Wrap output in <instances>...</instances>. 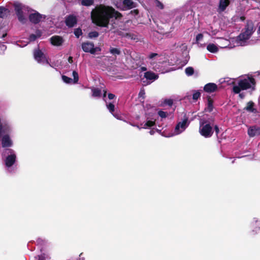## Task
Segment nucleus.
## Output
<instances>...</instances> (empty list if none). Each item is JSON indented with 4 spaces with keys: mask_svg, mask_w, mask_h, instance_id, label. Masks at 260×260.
<instances>
[{
    "mask_svg": "<svg viewBox=\"0 0 260 260\" xmlns=\"http://www.w3.org/2000/svg\"><path fill=\"white\" fill-rule=\"evenodd\" d=\"M50 40L51 44L55 46H61L63 42V38L59 36H53L50 39Z\"/></svg>",
    "mask_w": 260,
    "mask_h": 260,
    "instance_id": "obj_15",
    "label": "nucleus"
},
{
    "mask_svg": "<svg viewBox=\"0 0 260 260\" xmlns=\"http://www.w3.org/2000/svg\"><path fill=\"white\" fill-rule=\"evenodd\" d=\"M158 115L160 117L164 118L167 117V116L168 115V114H167V113L166 112H164V111H163L162 110H159L158 112Z\"/></svg>",
    "mask_w": 260,
    "mask_h": 260,
    "instance_id": "obj_36",
    "label": "nucleus"
},
{
    "mask_svg": "<svg viewBox=\"0 0 260 260\" xmlns=\"http://www.w3.org/2000/svg\"><path fill=\"white\" fill-rule=\"evenodd\" d=\"M41 63H46V64L50 65L49 60L46 56L45 58H43V59L41 60Z\"/></svg>",
    "mask_w": 260,
    "mask_h": 260,
    "instance_id": "obj_42",
    "label": "nucleus"
},
{
    "mask_svg": "<svg viewBox=\"0 0 260 260\" xmlns=\"http://www.w3.org/2000/svg\"><path fill=\"white\" fill-rule=\"evenodd\" d=\"M99 36V34L98 31H93L89 32L88 36L89 38H95Z\"/></svg>",
    "mask_w": 260,
    "mask_h": 260,
    "instance_id": "obj_30",
    "label": "nucleus"
},
{
    "mask_svg": "<svg viewBox=\"0 0 260 260\" xmlns=\"http://www.w3.org/2000/svg\"><path fill=\"white\" fill-rule=\"evenodd\" d=\"M77 22L76 16L70 15L66 18L65 23L69 27H73Z\"/></svg>",
    "mask_w": 260,
    "mask_h": 260,
    "instance_id": "obj_14",
    "label": "nucleus"
},
{
    "mask_svg": "<svg viewBox=\"0 0 260 260\" xmlns=\"http://www.w3.org/2000/svg\"><path fill=\"white\" fill-rule=\"evenodd\" d=\"M207 49L210 52L214 53H216L218 51V48L216 45L213 43H210L207 46Z\"/></svg>",
    "mask_w": 260,
    "mask_h": 260,
    "instance_id": "obj_23",
    "label": "nucleus"
},
{
    "mask_svg": "<svg viewBox=\"0 0 260 260\" xmlns=\"http://www.w3.org/2000/svg\"><path fill=\"white\" fill-rule=\"evenodd\" d=\"M106 91H104V94H103V96L104 97H105L106 96Z\"/></svg>",
    "mask_w": 260,
    "mask_h": 260,
    "instance_id": "obj_53",
    "label": "nucleus"
},
{
    "mask_svg": "<svg viewBox=\"0 0 260 260\" xmlns=\"http://www.w3.org/2000/svg\"><path fill=\"white\" fill-rule=\"evenodd\" d=\"M189 123L188 118L184 115L182 121L178 122L175 126V130L176 133L178 134L184 131L188 126Z\"/></svg>",
    "mask_w": 260,
    "mask_h": 260,
    "instance_id": "obj_5",
    "label": "nucleus"
},
{
    "mask_svg": "<svg viewBox=\"0 0 260 260\" xmlns=\"http://www.w3.org/2000/svg\"><path fill=\"white\" fill-rule=\"evenodd\" d=\"M254 103L252 101H249L247 103L246 106L244 108V110L254 113L257 112V110L254 108Z\"/></svg>",
    "mask_w": 260,
    "mask_h": 260,
    "instance_id": "obj_20",
    "label": "nucleus"
},
{
    "mask_svg": "<svg viewBox=\"0 0 260 260\" xmlns=\"http://www.w3.org/2000/svg\"><path fill=\"white\" fill-rule=\"evenodd\" d=\"M250 37L245 34L244 31L240 34L236 38V41L238 43L240 44L241 46H244L246 41L250 39Z\"/></svg>",
    "mask_w": 260,
    "mask_h": 260,
    "instance_id": "obj_13",
    "label": "nucleus"
},
{
    "mask_svg": "<svg viewBox=\"0 0 260 260\" xmlns=\"http://www.w3.org/2000/svg\"><path fill=\"white\" fill-rule=\"evenodd\" d=\"M137 4L132 0H123L122 1V7L120 8L121 10L125 11L136 7ZM119 8V7H117Z\"/></svg>",
    "mask_w": 260,
    "mask_h": 260,
    "instance_id": "obj_11",
    "label": "nucleus"
},
{
    "mask_svg": "<svg viewBox=\"0 0 260 260\" xmlns=\"http://www.w3.org/2000/svg\"><path fill=\"white\" fill-rule=\"evenodd\" d=\"M107 107L110 112L113 114V112L115 110V106L113 103H110L108 105H107Z\"/></svg>",
    "mask_w": 260,
    "mask_h": 260,
    "instance_id": "obj_32",
    "label": "nucleus"
},
{
    "mask_svg": "<svg viewBox=\"0 0 260 260\" xmlns=\"http://www.w3.org/2000/svg\"><path fill=\"white\" fill-rule=\"evenodd\" d=\"M230 4V0H219L218 9L220 12H223Z\"/></svg>",
    "mask_w": 260,
    "mask_h": 260,
    "instance_id": "obj_18",
    "label": "nucleus"
},
{
    "mask_svg": "<svg viewBox=\"0 0 260 260\" xmlns=\"http://www.w3.org/2000/svg\"><path fill=\"white\" fill-rule=\"evenodd\" d=\"M92 50L94 51V54L95 53L96 51H100L101 50V49L99 47H95L94 46L93 47Z\"/></svg>",
    "mask_w": 260,
    "mask_h": 260,
    "instance_id": "obj_43",
    "label": "nucleus"
},
{
    "mask_svg": "<svg viewBox=\"0 0 260 260\" xmlns=\"http://www.w3.org/2000/svg\"><path fill=\"white\" fill-rule=\"evenodd\" d=\"M109 52L113 55L116 56L119 55L121 54V51L119 49L116 48L111 47L109 49Z\"/></svg>",
    "mask_w": 260,
    "mask_h": 260,
    "instance_id": "obj_25",
    "label": "nucleus"
},
{
    "mask_svg": "<svg viewBox=\"0 0 260 260\" xmlns=\"http://www.w3.org/2000/svg\"><path fill=\"white\" fill-rule=\"evenodd\" d=\"M155 122L154 121L148 120L144 124V128H146L147 127H152L155 125Z\"/></svg>",
    "mask_w": 260,
    "mask_h": 260,
    "instance_id": "obj_33",
    "label": "nucleus"
},
{
    "mask_svg": "<svg viewBox=\"0 0 260 260\" xmlns=\"http://www.w3.org/2000/svg\"><path fill=\"white\" fill-rule=\"evenodd\" d=\"M194 93L192 95V99L194 101H197L201 96V93L199 90L193 91Z\"/></svg>",
    "mask_w": 260,
    "mask_h": 260,
    "instance_id": "obj_28",
    "label": "nucleus"
},
{
    "mask_svg": "<svg viewBox=\"0 0 260 260\" xmlns=\"http://www.w3.org/2000/svg\"><path fill=\"white\" fill-rule=\"evenodd\" d=\"M129 35V34H126V36H128Z\"/></svg>",
    "mask_w": 260,
    "mask_h": 260,
    "instance_id": "obj_56",
    "label": "nucleus"
},
{
    "mask_svg": "<svg viewBox=\"0 0 260 260\" xmlns=\"http://www.w3.org/2000/svg\"><path fill=\"white\" fill-rule=\"evenodd\" d=\"M82 49L84 52L86 53H90L91 54H94V51L92 50L94 47V44L92 42H86L82 43Z\"/></svg>",
    "mask_w": 260,
    "mask_h": 260,
    "instance_id": "obj_12",
    "label": "nucleus"
},
{
    "mask_svg": "<svg viewBox=\"0 0 260 260\" xmlns=\"http://www.w3.org/2000/svg\"><path fill=\"white\" fill-rule=\"evenodd\" d=\"M61 78L63 82L66 83L70 84L73 82V79L72 78L68 77L65 75H62Z\"/></svg>",
    "mask_w": 260,
    "mask_h": 260,
    "instance_id": "obj_31",
    "label": "nucleus"
},
{
    "mask_svg": "<svg viewBox=\"0 0 260 260\" xmlns=\"http://www.w3.org/2000/svg\"><path fill=\"white\" fill-rule=\"evenodd\" d=\"M155 3L156 7L159 9H163L164 8V5L158 0H155Z\"/></svg>",
    "mask_w": 260,
    "mask_h": 260,
    "instance_id": "obj_37",
    "label": "nucleus"
},
{
    "mask_svg": "<svg viewBox=\"0 0 260 260\" xmlns=\"http://www.w3.org/2000/svg\"><path fill=\"white\" fill-rule=\"evenodd\" d=\"M255 28L254 27L253 22L252 21H248L243 30V31H244L245 34L251 37L253 32L255 31Z\"/></svg>",
    "mask_w": 260,
    "mask_h": 260,
    "instance_id": "obj_10",
    "label": "nucleus"
},
{
    "mask_svg": "<svg viewBox=\"0 0 260 260\" xmlns=\"http://www.w3.org/2000/svg\"><path fill=\"white\" fill-rule=\"evenodd\" d=\"M203 38V35L202 34H199L196 38V43H198L199 41Z\"/></svg>",
    "mask_w": 260,
    "mask_h": 260,
    "instance_id": "obj_40",
    "label": "nucleus"
},
{
    "mask_svg": "<svg viewBox=\"0 0 260 260\" xmlns=\"http://www.w3.org/2000/svg\"><path fill=\"white\" fill-rule=\"evenodd\" d=\"M207 105L205 108V110L206 111L211 112L213 110V100L211 99L210 96H207Z\"/></svg>",
    "mask_w": 260,
    "mask_h": 260,
    "instance_id": "obj_21",
    "label": "nucleus"
},
{
    "mask_svg": "<svg viewBox=\"0 0 260 260\" xmlns=\"http://www.w3.org/2000/svg\"><path fill=\"white\" fill-rule=\"evenodd\" d=\"M39 260H43V259H41L40 258Z\"/></svg>",
    "mask_w": 260,
    "mask_h": 260,
    "instance_id": "obj_57",
    "label": "nucleus"
},
{
    "mask_svg": "<svg viewBox=\"0 0 260 260\" xmlns=\"http://www.w3.org/2000/svg\"><path fill=\"white\" fill-rule=\"evenodd\" d=\"M0 47L1 48V49L3 50H5L7 48V47L6 45H4V44H1V46H0Z\"/></svg>",
    "mask_w": 260,
    "mask_h": 260,
    "instance_id": "obj_48",
    "label": "nucleus"
},
{
    "mask_svg": "<svg viewBox=\"0 0 260 260\" xmlns=\"http://www.w3.org/2000/svg\"><path fill=\"white\" fill-rule=\"evenodd\" d=\"M94 0H81V5L84 6L89 7L93 5Z\"/></svg>",
    "mask_w": 260,
    "mask_h": 260,
    "instance_id": "obj_26",
    "label": "nucleus"
},
{
    "mask_svg": "<svg viewBox=\"0 0 260 260\" xmlns=\"http://www.w3.org/2000/svg\"><path fill=\"white\" fill-rule=\"evenodd\" d=\"M6 36H7V34H6V33H5V34H3V36H2V38H4V37H5Z\"/></svg>",
    "mask_w": 260,
    "mask_h": 260,
    "instance_id": "obj_54",
    "label": "nucleus"
},
{
    "mask_svg": "<svg viewBox=\"0 0 260 260\" xmlns=\"http://www.w3.org/2000/svg\"><path fill=\"white\" fill-rule=\"evenodd\" d=\"M257 32H258V34L260 35V24H259V26H258V28Z\"/></svg>",
    "mask_w": 260,
    "mask_h": 260,
    "instance_id": "obj_52",
    "label": "nucleus"
},
{
    "mask_svg": "<svg viewBox=\"0 0 260 260\" xmlns=\"http://www.w3.org/2000/svg\"><path fill=\"white\" fill-rule=\"evenodd\" d=\"M144 77L147 80L154 81L158 78V76L152 72L148 71L144 73Z\"/></svg>",
    "mask_w": 260,
    "mask_h": 260,
    "instance_id": "obj_19",
    "label": "nucleus"
},
{
    "mask_svg": "<svg viewBox=\"0 0 260 260\" xmlns=\"http://www.w3.org/2000/svg\"><path fill=\"white\" fill-rule=\"evenodd\" d=\"M157 56L158 57L160 56V55L156 53H151L149 55L148 58L150 59H153L154 58Z\"/></svg>",
    "mask_w": 260,
    "mask_h": 260,
    "instance_id": "obj_39",
    "label": "nucleus"
},
{
    "mask_svg": "<svg viewBox=\"0 0 260 260\" xmlns=\"http://www.w3.org/2000/svg\"><path fill=\"white\" fill-rule=\"evenodd\" d=\"M185 73L188 76H191L194 73V69L192 67H187L185 69Z\"/></svg>",
    "mask_w": 260,
    "mask_h": 260,
    "instance_id": "obj_29",
    "label": "nucleus"
},
{
    "mask_svg": "<svg viewBox=\"0 0 260 260\" xmlns=\"http://www.w3.org/2000/svg\"><path fill=\"white\" fill-rule=\"evenodd\" d=\"M239 94V97L241 99H243L244 98H245V94L244 93H241V92H240V93H238Z\"/></svg>",
    "mask_w": 260,
    "mask_h": 260,
    "instance_id": "obj_46",
    "label": "nucleus"
},
{
    "mask_svg": "<svg viewBox=\"0 0 260 260\" xmlns=\"http://www.w3.org/2000/svg\"><path fill=\"white\" fill-rule=\"evenodd\" d=\"M37 242L38 243H44V240H43L42 239H40L37 240Z\"/></svg>",
    "mask_w": 260,
    "mask_h": 260,
    "instance_id": "obj_50",
    "label": "nucleus"
},
{
    "mask_svg": "<svg viewBox=\"0 0 260 260\" xmlns=\"http://www.w3.org/2000/svg\"><path fill=\"white\" fill-rule=\"evenodd\" d=\"M214 129L215 130L216 135L217 136L218 134L219 133V128L217 125H214Z\"/></svg>",
    "mask_w": 260,
    "mask_h": 260,
    "instance_id": "obj_41",
    "label": "nucleus"
},
{
    "mask_svg": "<svg viewBox=\"0 0 260 260\" xmlns=\"http://www.w3.org/2000/svg\"><path fill=\"white\" fill-rule=\"evenodd\" d=\"M141 71H146L147 70V68L146 67H142L141 68Z\"/></svg>",
    "mask_w": 260,
    "mask_h": 260,
    "instance_id": "obj_49",
    "label": "nucleus"
},
{
    "mask_svg": "<svg viewBox=\"0 0 260 260\" xmlns=\"http://www.w3.org/2000/svg\"><path fill=\"white\" fill-rule=\"evenodd\" d=\"M73 77H74V79L73 80V82L74 83H77L78 82V80H79L78 73L76 71H74L73 72Z\"/></svg>",
    "mask_w": 260,
    "mask_h": 260,
    "instance_id": "obj_34",
    "label": "nucleus"
},
{
    "mask_svg": "<svg viewBox=\"0 0 260 260\" xmlns=\"http://www.w3.org/2000/svg\"><path fill=\"white\" fill-rule=\"evenodd\" d=\"M199 132L205 138L211 137L213 134V131L210 123H208L207 121L205 120L200 121Z\"/></svg>",
    "mask_w": 260,
    "mask_h": 260,
    "instance_id": "obj_3",
    "label": "nucleus"
},
{
    "mask_svg": "<svg viewBox=\"0 0 260 260\" xmlns=\"http://www.w3.org/2000/svg\"><path fill=\"white\" fill-rule=\"evenodd\" d=\"M247 134L250 138L260 136V125H254L249 126Z\"/></svg>",
    "mask_w": 260,
    "mask_h": 260,
    "instance_id": "obj_8",
    "label": "nucleus"
},
{
    "mask_svg": "<svg viewBox=\"0 0 260 260\" xmlns=\"http://www.w3.org/2000/svg\"><path fill=\"white\" fill-rule=\"evenodd\" d=\"M41 32L40 30H37L36 31V34H31L29 36V39L30 41H34L37 38L40 37L41 36Z\"/></svg>",
    "mask_w": 260,
    "mask_h": 260,
    "instance_id": "obj_24",
    "label": "nucleus"
},
{
    "mask_svg": "<svg viewBox=\"0 0 260 260\" xmlns=\"http://www.w3.org/2000/svg\"><path fill=\"white\" fill-rule=\"evenodd\" d=\"M92 96L94 97L100 96L101 94V89L98 88H94L92 89Z\"/></svg>",
    "mask_w": 260,
    "mask_h": 260,
    "instance_id": "obj_27",
    "label": "nucleus"
},
{
    "mask_svg": "<svg viewBox=\"0 0 260 260\" xmlns=\"http://www.w3.org/2000/svg\"><path fill=\"white\" fill-rule=\"evenodd\" d=\"M34 56L35 59L39 63H41V60L43 59V58H45V54L39 49H36L34 50Z\"/></svg>",
    "mask_w": 260,
    "mask_h": 260,
    "instance_id": "obj_17",
    "label": "nucleus"
},
{
    "mask_svg": "<svg viewBox=\"0 0 260 260\" xmlns=\"http://www.w3.org/2000/svg\"><path fill=\"white\" fill-rule=\"evenodd\" d=\"M149 133H150V135H153V134H154V131H153V130H151V131L149 132Z\"/></svg>",
    "mask_w": 260,
    "mask_h": 260,
    "instance_id": "obj_51",
    "label": "nucleus"
},
{
    "mask_svg": "<svg viewBox=\"0 0 260 260\" xmlns=\"http://www.w3.org/2000/svg\"><path fill=\"white\" fill-rule=\"evenodd\" d=\"M248 89H250V94L256 89V81L252 76L239 80L237 85H233L232 91L235 94H237L242 90Z\"/></svg>",
    "mask_w": 260,
    "mask_h": 260,
    "instance_id": "obj_2",
    "label": "nucleus"
},
{
    "mask_svg": "<svg viewBox=\"0 0 260 260\" xmlns=\"http://www.w3.org/2000/svg\"><path fill=\"white\" fill-rule=\"evenodd\" d=\"M241 19L243 20L245 19V17H241Z\"/></svg>",
    "mask_w": 260,
    "mask_h": 260,
    "instance_id": "obj_55",
    "label": "nucleus"
},
{
    "mask_svg": "<svg viewBox=\"0 0 260 260\" xmlns=\"http://www.w3.org/2000/svg\"><path fill=\"white\" fill-rule=\"evenodd\" d=\"M122 17V14L112 6L102 4L96 6L91 12L92 22L100 27H108L111 18L120 19Z\"/></svg>",
    "mask_w": 260,
    "mask_h": 260,
    "instance_id": "obj_1",
    "label": "nucleus"
},
{
    "mask_svg": "<svg viewBox=\"0 0 260 260\" xmlns=\"http://www.w3.org/2000/svg\"><path fill=\"white\" fill-rule=\"evenodd\" d=\"M217 89V85L214 83H207L204 87V90L208 93H212L216 91Z\"/></svg>",
    "mask_w": 260,
    "mask_h": 260,
    "instance_id": "obj_16",
    "label": "nucleus"
},
{
    "mask_svg": "<svg viewBox=\"0 0 260 260\" xmlns=\"http://www.w3.org/2000/svg\"><path fill=\"white\" fill-rule=\"evenodd\" d=\"M108 96L109 100H112L115 97V95L113 93H109Z\"/></svg>",
    "mask_w": 260,
    "mask_h": 260,
    "instance_id": "obj_44",
    "label": "nucleus"
},
{
    "mask_svg": "<svg viewBox=\"0 0 260 260\" xmlns=\"http://www.w3.org/2000/svg\"><path fill=\"white\" fill-rule=\"evenodd\" d=\"M131 14H134L135 15H137L139 14V10L135 9L131 11Z\"/></svg>",
    "mask_w": 260,
    "mask_h": 260,
    "instance_id": "obj_45",
    "label": "nucleus"
},
{
    "mask_svg": "<svg viewBox=\"0 0 260 260\" xmlns=\"http://www.w3.org/2000/svg\"><path fill=\"white\" fill-rule=\"evenodd\" d=\"M164 104L171 107L173 104V101L172 99H166L164 101Z\"/></svg>",
    "mask_w": 260,
    "mask_h": 260,
    "instance_id": "obj_38",
    "label": "nucleus"
},
{
    "mask_svg": "<svg viewBox=\"0 0 260 260\" xmlns=\"http://www.w3.org/2000/svg\"><path fill=\"white\" fill-rule=\"evenodd\" d=\"M6 150L8 151L10 153V154L8 155L5 159L6 167L10 168L15 164L16 160V155L14 153V150L12 149H7Z\"/></svg>",
    "mask_w": 260,
    "mask_h": 260,
    "instance_id": "obj_6",
    "label": "nucleus"
},
{
    "mask_svg": "<svg viewBox=\"0 0 260 260\" xmlns=\"http://www.w3.org/2000/svg\"><path fill=\"white\" fill-rule=\"evenodd\" d=\"M43 18L45 19L46 18V16H43L42 14H40L38 12H36L34 13H31L28 16L29 21L32 23L35 24H38L41 21Z\"/></svg>",
    "mask_w": 260,
    "mask_h": 260,
    "instance_id": "obj_9",
    "label": "nucleus"
},
{
    "mask_svg": "<svg viewBox=\"0 0 260 260\" xmlns=\"http://www.w3.org/2000/svg\"><path fill=\"white\" fill-rule=\"evenodd\" d=\"M68 62L70 63H72L73 62V57L72 56H70L69 58H68Z\"/></svg>",
    "mask_w": 260,
    "mask_h": 260,
    "instance_id": "obj_47",
    "label": "nucleus"
},
{
    "mask_svg": "<svg viewBox=\"0 0 260 260\" xmlns=\"http://www.w3.org/2000/svg\"><path fill=\"white\" fill-rule=\"evenodd\" d=\"M10 10L4 7H0V18H5L10 15Z\"/></svg>",
    "mask_w": 260,
    "mask_h": 260,
    "instance_id": "obj_22",
    "label": "nucleus"
},
{
    "mask_svg": "<svg viewBox=\"0 0 260 260\" xmlns=\"http://www.w3.org/2000/svg\"><path fill=\"white\" fill-rule=\"evenodd\" d=\"M11 131V129L10 128L9 132L3 133V135L2 136L0 140L2 142V147L4 148L11 147L13 144L12 141L9 136V134Z\"/></svg>",
    "mask_w": 260,
    "mask_h": 260,
    "instance_id": "obj_7",
    "label": "nucleus"
},
{
    "mask_svg": "<svg viewBox=\"0 0 260 260\" xmlns=\"http://www.w3.org/2000/svg\"><path fill=\"white\" fill-rule=\"evenodd\" d=\"M14 8L15 14L17 17L19 21L22 24H25L27 21L26 18L24 16L23 9V5L19 3L14 4Z\"/></svg>",
    "mask_w": 260,
    "mask_h": 260,
    "instance_id": "obj_4",
    "label": "nucleus"
},
{
    "mask_svg": "<svg viewBox=\"0 0 260 260\" xmlns=\"http://www.w3.org/2000/svg\"><path fill=\"white\" fill-rule=\"evenodd\" d=\"M74 34L77 38H79L82 35V31L80 28H78L75 29Z\"/></svg>",
    "mask_w": 260,
    "mask_h": 260,
    "instance_id": "obj_35",
    "label": "nucleus"
}]
</instances>
